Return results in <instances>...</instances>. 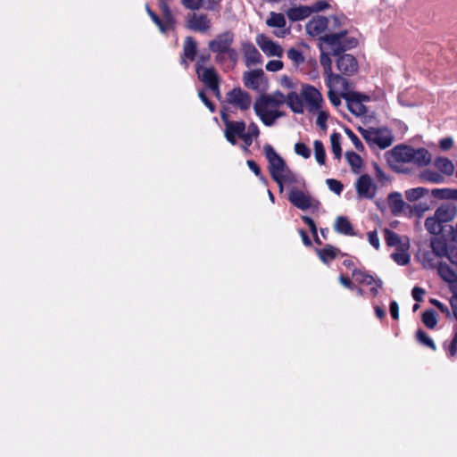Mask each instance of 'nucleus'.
I'll list each match as a JSON object with an SVG mask.
<instances>
[{
	"mask_svg": "<svg viewBox=\"0 0 457 457\" xmlns=\"http://www.w3.org/2000/svg\"><path fill=\"white\" fill-rule=\"evenodd\" d=\"M346 34L347 30H341L337 33L326 34L320 37V48L321 50L320 62L324 70V75L326 77L333 73L332 61L329 57V54L328 53L323 52L322 44L324 43L328 45L330 47L331 52L334 55H339L342 52L355 47L358 44L357 39L354 37L345 39V37Z\"/></svg>",
	"mask_w": 457,
	"mask_h": 457,
	"instance_id": "obj_1",
	"label": "nucleus"
},
{
	"mask_svg": "<svg viewBox=\"0 0 457 457\" xmlns=\"http://www.w3.org/2000/svg\"><path fill=\"white\" fill-rule=\"evenodd\" d=\"M285 103V95L278 91L273 94L261 96L254 102L253 110L265 126L271 127L278 118L285 115L283 112L279 111V107Z\"/></svg>",
	"mask_w": 457,
	"mask_h": 457,
	"instance_id": "obj_2",
	"label": "nucleus"
},
{
	"mask_svg": "<svg viewBox=\"0 0 457 457\" xmlns=\"http://www.w3.org/2000/svg\"><path fill=\"white\" fill-rule=\"evenodd\" d=\"M234 37V33L228 30L218 34L209 42V49L216 54L215 60L217 62H223L228 60L233 65L237 64L238 53L235 48L231 47Z\"/></svg>",
	"mask_w": 457,
	"mask_h": 457,
	"instance_id": "obj_3",
	"label": "nucleus"
},
{
	"mask_svg": "<svg viewBox=\"0 0 457 457\" xmlns=\"http://www.w3.org/2000/svg\"><path fill=\"white\" fill-rule=\"evenodd\" d=\"M392 157L399 162L412 163L419 167L427 166L431 162V154L425 148H413L397 145L391 150Z\"/></svg>",
	"mask_w": 457,
	"mask_h": 457,
	"instance_id": "obj_4",
	"label": "nucleus"
},
{
	"mask_svg": "<svg viewBox=\"0 0 457 457\" xmlns=\"http://www.w3.org/2000/svg\"><path fill=\"white\" fill-rule=\"evenodd\" d=\"M361 137L372 146H378L380 149H386L393 143L394 137L386 128H369L359 129Z\"/></svg>",
	"mask_w": 457,
	"mask_h": 457,
	"instance_id": "obj_5",
	"label": "nucleus"
},
{
	"mask_svg": "<svg viewBox=\"0 0 457 457\" xmlns=\"http://www.w3.org/2000/svg\"><path fill=\"white\" fill-rule=\"evenodd\" d=\"M430 247L437 256L457 265V242L449 241L445 237H434L430 240Z\"/></svg>",
	"mask_w": 457,
	"mask_h": 457,
	"instance_id": "obj_6",
	"label": "nucleus"
},
{
	"mask_svg": "<svg viewBox=\"0 0 457 457\" xmlns=\"http://www.w3.org/2000/svg\"><path fill=\"white\" fill-rule=\"evenodd\" d=\"M264 154L269 162V170L271 178L281 185L283 171L287 168L285 161L279 156L270 145H265L263 147Z\"/></svg>",
	"mask_w": 457,
	"mask_h": 457,
	"instance_id": "obj_7",
	"label": "nucleus"
},
{
	"mask_svg": "<svg viewBox=\"0 0 457 457\" xmlns=\"http://www.w3.org/2000/svg\"><path fill=\"white\" fill-rule=\"evenodd\" d=\"M220 117L225 125V138L231 145H236L237 143V138H239L245 132V122L243 120H231L225 112H221Z\"/></svg>",
	"mask_w": 457,
	"mask_h": 457,
	"instance_id": "obj_8",
	"label": "nucleus"
},
{
	"mask_svg": "<svg viewBox=\"0 0 457 457\" xmlns=\"http://www.w3.org/2000/svg\"><path fill=\"white\" fill-rule=\"evenodd\" d=\"M243 81L247 88L255 91H264L268 86L264 71L262 69L245 71L243 74Z\"/></svg>",
	"mask_w": 457,
	"mask_h": 457,
	"instance_id": "obj_9",
	"label": "nucleus"
},
{
	"mask_svg": "<svg viewBox=\"0 0 457 457\" xmlns=\"http://www.w3.org/2000/svg\"><path fill=\"white\" fill-rule=\"evenodd\" d=\"M227 99L228 104L237 107L241 111L248 110L252 104L250 95L240 87L230 90L227 94Z\"/></svg>",
	"mask_w": 457,
	"mask_h": 457,
	"instance_id": "obj_10",
	"label": "nucleus"
},
{
	"mask_svg": "<svg viewBox=\"0 0 457 457\" xmlns=\"http://www.w3.org/2000/svg\"><path fill=\"white\" fill-rule=\"evenodd\" d=\"M326 85L329 90L339 93L344 99L353 92L350 90L348 80L339 74L331 73L328 75L326 77Z\"/></svg>",
	"mask_w": 457,
	"mask_h": 457,
	"instance_id": "obj_11",
	"label": "nucleus"
},
{
	"mask_svg": "<svg viewBox=\"0 0 457 457\" xmlns=\"http://www.w3.org/2000/svg\"><path fill=\"white\" fill-rule=\"evenodd\" d=\"M352 275L356 282L366 286H371L370 293L373 297L377 296V295L378 294V290L383 286V282L379 278H375L374 276L367 273L366 271L361 270H354Z\"/></svg>",
	"mask_w": 457,
	"mask_h": 457,
	"instance_id": "obj_12",
	"label": "nucleus"
},
{
	"mask_svg": "<svg viewBox=\"0 0 457 457\" xmlns=\"http://www.w3.org/2000/svg\"><path fill=\"white\" fill-rule=\"evenodd\" d=\"M187 26L193 31L205 33L211 29L212 22L207 14L193 12L187 17Z\"/></svg>",
	"mask_w": 457,
	"mask_h": 457,
	"instance_id": "obj_13",
	"label": "nucleus"
},
{
	"mask_svg": "<svg viewBox=\"0 0 457 457\" xmlns=\"http://www.w3.org/2000/svg\"><path fill=\"white\" fill-rule=\"evenodd\" d=\"M256 43L267 56L281 57L283 55L284 51L281 46L263 34L256 37Z\"/></svg>",
	"mask_w": 457,
	"mask_h": 457,
	"instance_id": "obj_14",
	"label": "nucleus"
},
{
	"mask_svg": "<svg viewBox=\"0 0 457 457\" xmlns=\"http://www.w3.org/2000/svg\"><path fill=\"white\" fill-rule=\"evenodd\" d=\"M355 188L359 197L372 199L376 195L377 187L370 177L367 174L361 175L356 181Z\"/></svg>",
	"mask_w": 457,
	"mask_h": 457,
	"instance_id": "obj_15",
	"label": "nucleus"
},
{
	"mask_svg": "<svg viewBox=\"0 0 457 457\" xmlns=\"http://www.w3.org/2000/svg\"><path fill=\"white\" fill-rule=\"evenodd\" d=\"M348 110L355 116L361 117L366 114L367 109L362 101L368 100L369 97L357 92H352L345 98Z\"/></svg>",
	"mask_w": 457,
	"mask_h": 457,
	"instance_id": "obj_16",
	"label": "nucleus"
},
{
	"mask_svg": "<svg viewBox=\"0 0 457 457\" xmlns=\"http://www.w3.org/2000/svg\"><path fill=\"white\" fill-rule=\"evenodd\" d=\"M303 97L308 105V111L314 112L321 108L323 98L314 87L307 86L303 89Z\"/></svg>",
	"mask_w": 457,
	"mask_h": 457,
	"instance_id": "obj_17",
	"label": "nucleus"
},
{
	"mask_svg": "<svg viewBox=\"0 0 457 457\" xmlns=\"http://www.w3.org/2000/svg\"><path fill=\"white\" fill-rule=\"evenodd\" d=\"M289 202L300 210H308L312 205V199L308 193L292 188L288 195Z\"/></svg>",
	"mask_w": 457,
	"mask_h": 457,
	"instance_id": "obj_18",
	"label": "nucleus"
},
{
	"mask_svg": "<svg viewBox=\"0 0 457 457\" xmlns=\"http://www.w3.org/2000/svg\"><path fill=\"white\" fill-rule=\"evenodd\" d=\"M339 71L345 76H353L358 71L357 60L352 54H344L337 60Z\"/></svg>",
	"mask_w": 457,
	"mask_h": 457,
	"instance_id": "obj_19",
	"label": "nucleus"
},
{
	"mask_svg": "<svg viewBox=\"0 0 457 457\" xmlns=\"http://www.w3.org/2000/svg\"><path fill=\"white\" fill-rule=\"evenodd\" d=\"M242 53L244 55L245 64L247 67L257 65L262 62V57L261 54L251 42H244L242 44Z\"/></svg>",
	"mask_w": 457,
	"mask_h": 457,
	"instance_id": "obj_20",
	"label": "nucleus"
},
{
	"mask_svg": "<svg viewBox=\"0 0 457 457\" xmlns=\"http://www.w3.org/2000/svg\"><path fill=\"white\" fill-rule=\"evenodd\" d=\"M328 26V19L324 16H315L310 20L306 26V32L312 37L320 36Z\"/></svg>",
	"mask_w": 457,
	"mask_h": 457,
	"instance_id": "obj_21",
	"label": "nucleus"
},
{
	"mask_svg": "<svg viewBox=\"0 0 457 457\" xmlns=\"http://www.w3.org/2000/svg\"><path fill=\"white\" fill-rule=\"evenodd\" d=\"M198 79L208 87L219 83V76L214 68H198L195 69Z\"/></svg>",
	"mask_w": 457,
	"mask_h": 457,
	"instance_id": "obj_22",
	"label": "nucleus"
},
{
	"mask_svg": "<svg viewBox=\"0 0 457 457\" xmlns=\"http://www.w3.org/2000/svg\"><path fill=\"white\" fill-rule=\"evenodd\" d=\"M266 24L271 28L283 29L278 32H275V35L278 37H283L288 33V30L284 29L287 21L283 13L271 12L270 13V17L266 21Z\"/></svg>",
	"mask_w": 457,
	"mask_h": 457,
	"instance_id": "obj_23",
	"label": "nucleus"
},
{
	"mask_svg": "<svg viewBox=\"0 0 457 457\" xmlns=\"http://www.w3.org/2000/svg\"><path fill=\"white\" fill-rule=\"evenodd\" d=\"M456 207L450 204H441L436 211V219L443 224L453 220L456 215Z\"/></svg>",
	"mask_w": 457,
	"mask_h": 457,
	"instance_id": "obj_24",
	"label": "nucleus"
},
{
	"mask_svg": "<svg viewBox=\"0 0 457 457\" xmlns=\"http://www.w3.org/2000/svg\"><path fill=\"white\" fill-rule=\"evenodd\" d=\"M388 205L392 214L398 216L403 212L405 203L400 193L394 192L388 195Z\"/></svg>",
	"mask_w": 457,
	"mask_h": 457,
	"instance_id": "obj_25",
	"label": "nucleus"
},
{
	"mask_svg": "<svg viewBox=\"0 0 457 457\" xmlns=\"http://www.w3.org/2000/svg\"><path fill=\"white\" fill-rule=\"evenodd\" d=\"M334 229L338 234H342L345 236H356V233L353 230V225L351 224L348 218L345 216H338L336 219L334 224Z\"/></svg>",
	"mask_w": 457,
	"mask_h": 457,
	"instance_id": "obj_26",
	"label": "nucleus"
},
{
	"mask_svg": "<svg viewBox=\"0 0 457 457\" xmlns=\"http://www.w3.org/2000/svg\"><path fill=\"white\" fill-rule=\"evenodd\" d=\"M312 14L309 5H300L287 10V16L292 21H302Z\"/></svg>",
	"mask_w": 457,
	"mask_h": 457,
	"instance_id": "obj_27",
	"label": "nucleus"
},
{
	"mask_svg": "<svg viewBox=\"0 0 457 457\" xmlns=\"http://www.w3.org/2000/svg\"><path fill=\"white\" fill-rule=\"evenodd\" d=\"M437 272L441 278L448 283H454L457 281V274L446 263H439L437 266Z\"/></svg>",
	"mask_w": 457,
	"mask_h": 457,
	"instance_id": "obj_28",
	"label": "nucleus"
},
{
	"mask_svg": "<svg viewBox=\"0 0 457 457\" xmlns=\"http://www.w3.org/2000/svg\"><path fill=\"white\" fill-rule=\"evenodd\" d=\"M385 234V241L388 246H395L398 249L402 248L403 246H408V244H403L402 239L400 236L395 233V231L385 228L384 230Z\"/></svg>",
	"mask_w": 457,
	"mask_h": 457,
	"instance_id": "obj_29",
	"label": "nucleus"
},
{
	"mask_svg": "<svg viewBox=\"0 0 457 457\" xmlns=\"http://www.w3.org/2000/svg\"><path fill=\"white\" fill-rule=\"evenodd\" d=\"M286 102L291 110L295 113H303V104L302 99L299 96L295 93H289L287 97H286Z\"/></svg>",
	"mask_w": 457,
	"mask_h": 457,
	"instance_id": "obj_30",
	"label": "nucleus"
},
{
	"mask_svg": "<svg viewBox=\"0 0 457 457\" xmlns=\"http://www.w3.org/2000/svg\"><path fill=\"white\" fill-rule=\"evenodd\" d=\"M316 252L323 262L328 263L337 257L338 251L334 246L328 245L322 249H316Z\"/></svg>",
	"mask_w": 457,
	"mask_h": 457,
	"instance_id": "obj_31",
	"label": "nucleus"
},
{
	"mask_svg": "<svg viewBox=\"0 0 457 457\" xmlns=\"http://www.w3.org/2000/svg\"><path fill=\"white\" fill-rule=\"evenodd\" d=\"M436 257H437V255L433 250L432 252L424 251L419 253V258L423 267L426 269H434L436 267ZM438 258L440 257L438 256Z\"/></svg>",
	"mask_w": 457,
	"mask_h": 457,
	"instance_id": "obj_32",
	"label": "nucleus"
},
{
	"mask_svg": "<svg viewBox=\"0 0 457 457\" xmlns=\"http://www.w3.org/2000/svg\"><path fill=\"white\" fill-rule=\"evenodd\" d=\"M425 228L430 234L437 237V235L443 230V223L439 221V220L436 219V215L434 214L425 220Z\"/></svg>",
	"mask_w": 457,
	"mask_h": 457,
	"instance_id": "obj_33",
	"label": "nucleus"
},
{
	"mask_svg": "<svg viewBox=\"0 0 457 457\" xmlns=\"http://www.w3.org/2000/svg\"><path fill=\"white\" fill-rule=\"evenodd\" d=\"M436 168L445 175H452L454 171L453 163L447 158L439 157L435 161Z\"/></svg>",
	"mask_w": 457,
	"mask_h": 457,
	"instance_id": "obj_34",
	"label": "nucleus"
},
{
	"mask_svg": "<svg viewBox=\"0 0 457 457\" xmlns=\"http://www.w3.org/2000/svg\"><path fill=\"white\" fill-rule=\"evenodd\" d=\"M184 57L194 61L196 57V43L192 37H187L183 47Z\"/></svg>",
	"mask_w": 457,
	"mask_h": 457,
	"instance_id": "obj_35",
	"label": "nucleus"
},
{
	"mask_svg": "<svg viewBox=\"0 0 457 457\" xmlns=\"http://www.w3.org/2000/svg\"><path fill=\"white\" fill-rule=\"evenodd\" d=\"M408 246H403L399 248V251L391 254V258L401 266L407 265L411 261V256L407 253L406 249Z\"/></svg>",
	"mask_w": 457,
	"mask_h": 457,
	"instance_id": "obj_36",
	"label": "nucleus"
},
{
	"mask_svg": "<svg viewBox=\"0 0 457 457\" xmlns=\"http://www.w3.org/2000/svg\"><path fill=\"white\" fill-rule=\"evenodd\" d=\"M345 158L349 165L352 167L353 170L354 172H358L362 165V160L361 156L358 154L351 151L345 153Z\"/></svg>",
	"mask_w": 457,
	"mask_h": 457,
	"instance_id": "obj_37",
	"label": "nucleus"
},
{
	"mask_svg": "<svg viewBox=\"0 0 457 457\" xmlns=\"http://www.w3.org/2000/svg\"><path fill=\"white\" fill-rule=\"evenodd\" d=\"M420 177L425 181H428V182H432V183H436V184H440L445 181V178L443 175H441L437 171L430 170H424L421 173Z\"/></svg>",
	"mask_w": 457,
	"mask_h": 457,
	"instance_id": "obj_38",
	"label": "nucleus"
},
{
	"mask_svg": "<svg viewBox=\"0 0 457 457\" xmlns=\"http://www.w3.org/2000/svg\"><path fill=\"white\" fill-rule=\"evenodd\" d=\"M313 147L317 162L320 165H324L326 161V152L322 142L320 140H315L313 143Z\"/></svg>",
	"mask_w": 457,
	"mask_h": 457,
	"instance_id": "obj_39",
	"label": "nucleus"
},
{
	"mask_svg": "<svg viewBox=\"0 0 457 457\" xmlns=\"http://www.w3.org/2000/svg\"><path fill=\"white\" fill-rule=\"evenodd\" d=\"M340 138H341V136L337 132H334L330 136L332 153L335 155V158H337V159H340L341 155H342Z\"/></svg>",
	"mask_w": 457,
	"mask_h": 457,
	"instance_id": "obj_40",
	"label": "nucleus"
},
{
	"mask_svg": "<svg viewBox=\"0 0 457 457\" xmlns=\"http://www.w3.org/2000/svg\"><path fill=\"white\" fill-rule=\"evenodd\" d=\"M422 322L428 328H434L437 324L436 312L433 310L425 311L422 314Z\"/></svg>",
	"mask_w": 457,
	"mask_h": 457,
	"instance_id": "obj_41",
	"label": "nucleus"
},
{
	"mask_svg": "<svg viewBox=\"0 0 457 457\" xmlns=\"http://www.w3.org/2000/svg\"><path fill=\"white\" fill-rule=\"evenodd\" d=\"M426 193H427V190L425 188L415 187V188H411V189L405 191V196L408 201L413 202V201H417L420 198H421Z\"/></svg>",
	"mask_w": 457,
	"mask_h": 457,
	"instance_id": "obj_42",
	"label": "nucleus"
},
{
	"mask_svg": "<svg viewBox=\"0 0 457 457\" xmlns=\"http://www.w3.org/2000/svg\"><path fill=\"white\" fill-rule=\"evenodd\" d=\"M416 337L420 343L431 348L432 350H436V345L434 341L422 329H419L416 332Z\"/></svg>",
	"mask_w": 457,
	"mask_h": 457,
	"instance_id": "obj_43",
	"label": "nucleus"
},
{
	"mask_svg": "<svg viewBox=\"0 0 457 457\" xmlns=\"http://www.w3.org/2000/svg\"><path fill=\"white\" fill-rule=\"evenodd\" d=\"M287 55L288 59L291 60L294 62V64L297 66L304 62V57L302 52L295 48H290L287 51Z\"/></svg>",
	"mask_w": 457,
	"mask_h": 457,
	"instance_id": "obj_44",
	"label": "nucleus"
},
{
	"mask_svg": "<svg viewBox=\"0 0 457 457\" xmlns=\"http://www.w3.org/2000/svg\"><path fill=\"white\" fill-rule=\"evenodd\" d=\"M150 17L152 21L158 26L162 33L167 32L172 27L170 25V21H166V19L161 20L155 13H151Z\"/></svg>",
	"mask_w": 457,
	"mask_h": 457,
	"instance_id": "obj_45",
	"label": "nucleus"
},
{
	"mask_svg": "<svg viewBox=\"0 0 457 457\" xmlns=\"http://www.w3.org/2000/svg\"><path fill=\"white\" fill-rule=\"evenodd\" d=\"M453 190L450 188H436L432 190V195L439 199H453Z\"/></svg>",
	"mask_w": 457,
	"mask_h": 457,
	"instance_id": "obj_46",
	"label": "nucleus"
},
{
	"mask_svg": "<svg viewBox=\"0 0 457 457\" xmlns=\"http://www.w3.org/2000/svg\"><path fill=\"white\" fill-rule=\"evenodd\" d=\"M295 152L304 159H308L311 156V149L302 142H298L295 145Z\"/></svg>",
	"mask_w": 457,
	"mask_h": 457,
	"instance_id": "obj_47",
	"label": "nucleus"
},
{
	"mask_svg": "<svg viewBox=\"0 0 457 457\" xmlns=\"http://www.w3.org/2000/svg\"><path fill=\"white\" fill-rule=\"evenodd\" d=\"M181 4L186 9L197 11L204 5V0H181Z\"/></svg>",
	"mask_w": 457,
	"mask_h": 457,
	"instance_id": "obj_48",
	"label": "nucleus"
},
{
	"mask_svg": "<svg viewBox=\"0 0 457 457\" xmlns=\"http://www.w3.org/2000/svg\"><path fill=\"white\" fill-rule=\"evenodd\" d=\"M326 183H327L328 188L332 192H334V193H336L337 195H340L341 192L343 191V187H344L343 184L340 181L337 180V179H328L326 180Z\"/></svg>",
	"mask_w": 457,
	"mask_h": 457,
	"instance_id": "obj_49",
	"label": "nucleus"
},
{
	"mask_svg": "<svg viewBox=\"0 0 457 457\" xmlns=\"http://www.w3.org/2000/svg\"><path fill=\"white\" fill-rule=\"evenodd\" d=\"M221 0H204L203 7L211 12H220Z\"/></svg>",
	"mask_w": 457,
	"mask_h": 457,
	"instance_id": "obj_50",
	"label": "nucleus"
},
{
	"mask_svg": "<svg viewBox=\"0 0 457 457\" xmlns=\"http://www.w3.org/2000/svg\"><path fill=\"white\" fill-rule=\"evenodd\" d=\"M317 112L318 116L316 120V124L321 129H325L327 128L328 113L325 111L321 110V108Z\"/></svg>",
	"mask_w": 457,
	"mask_h": 457,
	"instance_id": "obj_51",
	"label": "nucleus"
},
{
	"mask_svg": "<svg viewBox=\"0 0 457 457\" xmlns=\"http://www.w3.org/2000/svg\"><path fill=\"white\" fill-rule=\"evenodd\" d=\"M345 134L348 136V137L351 139L352 143L355 146V148L359 151L363 150V145L360 138L350 129H345Z\"/></svg>",
	"mask_w": 457,
	"mask_h": 457,
	"instance_id": "obj_52",
	"label": "nucleus"
},
{
	"mask_svg": "<svg viewBox=\"0 0 457 457\" xmlns=\"http://www.w3.org/2000/svg\"><path fill=\"white\" fill-rule=\"evenodd\" d=\"M309 7L312 10V13L319 12L328 9L329 7V4L326 0H320V1H317L316 3H314L313 4L309 5Z\"/></svg>",
	"mask_w": 457,
	"mask_h": 457,
	"instance_id": "obj_53",
	"label": "nucleus"
},
{
	"mask_svg": "<svg viewBox=\"0 0 457 457\" xmlns=\"http://www.w3.org/2000/svg\"><path fill=\"white\" fill-rule=\"evenodd\" d=\"M445 348L449 356L455 355V353H457V332L455 333L454 337L450 341L448 345H446V344H445Z\"/></svg>",
	"mask_w": 457,
	"mask_h": 457,
	"instance_id": "obj_54",
	"label": "nucleus"
},
{
	"mask_svg": "<svg viewBox=\"0 0 457 457\" xmlns=\"http://www.w3.org/2000/svg\"><path fill=\"white\" fill-rule=\"evenodd\" d=\"M368 241L376 250H378L380 247L379 238L378 236V232L376 230L370 231L367 234Z\"/></svg>",
	"mask_w": 457,
	"mask_h": 457,
	"instance_id": "obj_55",
	"label": "nucleus"
},
{
	"mask_svg": "<svg viewBox=\"0 0 457 457\" xmlns=\"http://www.w3.org/2000/svg\"><path fill=\"white\" fill-rule=\"evenodd\" d=\"M283 62L279 60H271L267 62L265 68L267 71L275 72L283 69Z\"/></svg>",
	"mask_w": 457,
	"mask_h": 457,
	"instance_id": "obj_56",
	"label": "nucleus"
},
{
	"mask_svg": "<svg viewBox=\"0 0 457 457\" xmlns=\"http://www.w3.org/2000/svg\"><path fill=\"white\" fill-rule=\"evenodd\" d=\"M198 96L202 100V102L204 104V105L210 110L211 112H215V105L214 104L208 99L206 96V94L204 90H200L198 92Z\"/></svg>",
	"mask_w": 457,
	"mask_h": 457,
	"instance_id": "obj_57",
	"label": "nucleus"
},
{
	"mask_svg": "<svg viewBox=\"0 0 457 457\" xmlns=\"http://www.w3.org/2000/svg\"><path fill=\"white\" fill-rule=\"evenodd\" d=\"M245 134L254 137L255 139L260 135V129L256 123L251 122L247 127V131H245Z\"/></svg>",
	"mask_w": 457,
	"mask_h": 457,
	"instance_id": "obj_58",
	"label": "nucleus"
},
{
	"mask_svg": "<svg viewBox=\"0 0 457 457\" xmlns=\"http://www.w3.org/2000/svg\"><path fill=\"white\" fill-rule=\"evenodd\" d=\"M328 99L330 103L334 106H339L341 104V96L337 95V92H334L333 90H328Z\"/></svg>",
	"mask_w": 457,
	"mask_h": 457,
	"instance_id": "obj_59",
	"label": "nucleus"
},
{
	"mask_svg": "<svg viewBox=\"0 0 457 457\" xmlns=\"http://www.w3.org/2000/svg\"><path fill=\"white\" fill-rule=\"evenodd\" d=\"M302 220L309 227L312 236H316V231H318V229L314 220L308 216H302Z\"/></svg>",
	"mask_w": 457,
	"mask_h": 457,
	"instance_id": "obj_60",
	"label": "nucleus"
},
{
	"mask_svg": "<svg viewBox=\"0 0 457 457\" xmlns=\"http://www.w3.org/2000/svg\"><path fill=\"white\" fill-rule=\"evenodd\" d=\"M295 181V175L292 173L290 170L287 168L286 169V171H283V177L281 179V184L283 182H289L294 183ZM280 189H282V185H279Z\"/></svg>",
	"mask_w": 457,
	"mask_h": 457,
	"instance_id": "obj_61",
	"label": "nucleus"
},
{
	"mask_svg": "<svg viewBox=\"0 0 457 457\" xmlns=\"http://www.w3.org/2000/svg\"><path fill=\"white\" fill-rule=\"evenodd\" d=\"M239 138L243 141V149L245 152L248 151V147L252 145L253 140L255 139L254 137L245 134V132Z\"/></svg>",
	"mask_w": 457,
	"mask_h": 457,
	"instance_id": "obj_62",
	"label": "nucleus"
},
{
	"mask_svg": "<svg viewBox=\"0 0 457 457\" xmlns=\"http://www.w3.org/2000/svg\"><path fill=\"white\" fill-rule=\"evenodd\" d=\"M425 290L421 287H415L411 291V295L416 302H421Z\"/></svg>",
	"mask_w": 457,
	"mask_h": 457,
	"instance_id": "obj_63",
	"label": "nucleus"
},
{
	"mask_svg": "<svg viewBox=\"0 0 457 457\" xmlns=\"http://www.w3.org/2000/svg\"><path fill=\"white\" fill-rule=\"evenodd\" d=\"M389 311L391 313V316L395 320H398L399 318V306L398 303L395 301H392L390 303Z\"/></svg>",
	"mask_w": 457,
	"mask_h": 457,
	"instance_id": "obj_64",
	"label": "nucleus"
}]
</instances>
